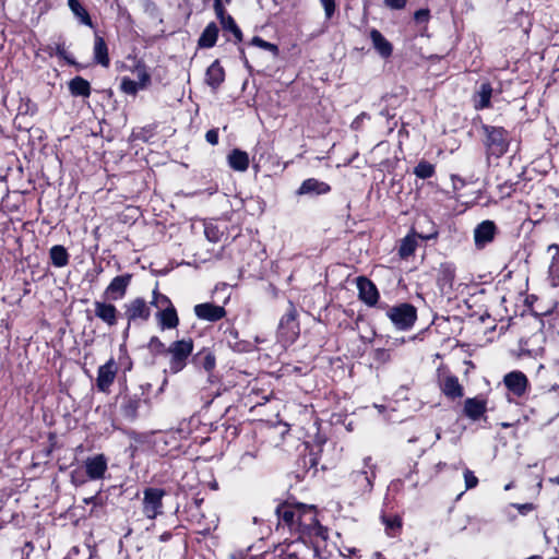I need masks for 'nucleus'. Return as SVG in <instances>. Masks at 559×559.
Listing matches in <instances>:
<instances>
[{
	"label": "nucleus",
	"instance_id": "obj_1",
	"mask_svg": "<svg viewBox=\"0 0 559 559\" xmlns=\"http://www.w3.org/2000/svg\"><path fill=\"white\" fill-rule=\"evenodd\" d=\"M376 474V465L372 463V459L370 456L365 457L362 461V466L349 474L353 495L356 497H362L367 493H370L373 488Z\"/></svg>",
	"mask_w": 559,
	"mask_h": 559
},
{
	"label": "nucleus",
	"instance_id": "obj_2",
	"mask_svg": "<svg viewBox=\"0 0 559 559\" xmlns=\"http://www.w3.org/2000/svg\"><path fill=\"white\" fill-rule=\"evenodd\" d=\"M193 350L191 338L173 342L165 353L170 356L169 371L171 373L180 372L187 365V360Z\"/></svg>",
	"mask_w": 559,
	"mask_h": 559
},
{
	"label": "nucleus",
	"instance_id": "obj_3",
	"mask_svg": "<svg viewBox=\"0 0 559 559\" xmlns=\"http://www.w3.org/2000/svg\"><path fill=\"white\" fill-rule=\"evenodd\" d=\"M386 316L397 330L404 331L414 325L417 312L414 306L409 304H401L389 308Z\"/></svg>",
	"mask_w": 559,
	"mask_h": 559
},
{
	"label": "nucleus",
	"instance_id": "obj_4",
	"mask_svg": "<svg viewBox=\"0 0 559 559\" xmlns=\"http://www.w3.org/2000/svg\"><path fill=\"white\" fill-rule=\"evenodd\" d=\"M299 533L310 537L326 539L328 531L317 519V510L313 506H306L299 524Z\"/></svg>",
	"mask_w": 559,
	"mask_h": 559
},
{
	"label": "nucleus",
	"instance_id": "obj_5",
	"mask_svg": "<svg viewBox=\"0 0 559 559\" xmlns=\"http://www.w3.org/2000/svg\"><path fill=\"white\" fill-rule=\"evenodd\" d=\"M486 134V146L491 155H503L509 146L507 131L501 127H483Z\"/></svg>",
	"mask_w": 559,
	"mask_h": 559
},
{
	"label": "nucleus",
	"instance_id": "obj_6",
	"mask_svg": "<svg viewBox=\"0 0 559 559\" xmlns=\"http://www.w3.org/2000/svg\"><path fill=\"white\" fill-rule=\"evenodd\" d=\"M166 492L164 489L148 487L143 491V513L150 519L154 520L163 513V498Z\"/></svg>",
	"mask_w": 559,
	"mask_h": 559
},
{
	"label": "nucleus",
	"instance_id": "obj_7",
	"mask_svg": "<svg viewBox=\"0 0 559 559\" xmlns=\"http://www.w3.org/2000/svg\"><path fill=\"white\" fill-rule=\"evenodd\" d=\"M299 335V324L297 322V311L290 305L288 311L281 318L278 324V336L285 343H293Z\"/></svg>",
	"mask_w": 559,
	"mask_h": 559
},
{
	"label": "nucleus",
	"instance_id": "obj_8",
	"mask_svg": "<svg viewBox=\"0 0 559 559\" xmlns=\"http://www.w3.org/2000/svg\"><path fill=\"white\" fill-rule=\"evenodd\" d=\"M118 373V364L114 358L98 367L96 386L98 391L108 393Z\"/></svg>",
	"mask_w": 559,
	"mask_h": 559
},
{
	"label": "nucleus",
	"instance_id": "obj_9",
	"mask_svg": "<svg viewBox=\"0 0 559 559\" xmlns=\"http://www.w3.org/2000/svg\"><path fill=\"white\" fill-rule=\"evenodd\" d=\"M84 469L88 480L104 479L108 469V459L102 453L88 456L84 461Z\"/></svg>",
	"mask_w": 559,
	"mask_h": 559
},
{
	"label": "nucleus",
	"instance_id": "obj_10",
	"mask_svg": "<svg viewBox=\"0 0 559 559\" xmlns=\"http://www.w3.org/2000/svg\"><path fill=\"white\" fill-rule=\"evenodd\" d=\"M124 317L129 322H144L151 317V308L143 298H135L124 305Z\"/></svg>",
	"mask_w": 559,
	"mask_h": 559
},
{
	"label": "nucleus",
	"instance_id": "obj_11",
	"mask_svg": "<svg viewBox=\"0 0 559 559\" xmlns=\"http://www.w3.org/2000/svg\"><path fill=\"white\" fill-rule=\"evenodd\" d=\"M497 234V226L492 221H484L474 229V241L477 249H484L492 242Z\"/></svg>",
	"mask_w": 559,
	"mask_h": 559
},
{
	"label": "nucleus",
	"instance_id": "obj_12",
	"mask_svg": "<svg viewBox=\"0 0 559 559\" xmlns=\"http://www.w3.org/2000/svg\"><path fill=\"white\" fill-rule=\"evenodd\" d=\"M313 550L310 549L302 540H295L281 549V552L273 559H308Z\"/></svg>",
	"mask_w": 559,
	"mask_h": 559
},
{
	"label": "nucleus",
	"instance_id": "obj_13",
	"mask_svg": "<svg viewBox=\"0 0 559 559\" xmlns=\"http://www.w3.org/2000/svg\"><path fill=\"white\" fill-rule=\"evenodd\" d=\"M131 278V274H123L112 278L105 290L106 298L114 301L122 299L130 285Z\"/></svg>",
	"mask_w": 559,
	"mask_h": 559
},
{
	"label": "nucleus",
	"instance_id": "obj_14",
	"mask_svg": "<svg viewBox=\"0 0 559 559\" xmlns=\"http://www.w3.org/2000/svg\"><path fill=\"white\" fill-rule=\"evenodd\" d=\"M503 383L507 389L518 397H521L526 392L528 386L527 377L521 371H511L503 378Z\"/></svg>",
	"mask_w": 559,
	"mask_h": 559
},
{
	"label": "nucleus",
	"instance_id": "obj_15",
	"mask_svg": "<svg viewBox=\"0 0 559 559\" xmlns=\"http://www.w3.org/2000/svg\"><path fill=\"white\" fill-rule=\"evenodd\" d=\"M194 314L200 320L215 322L226 316V310L222 306H216L211 302L199 304L194 306Z\"/></svg>",
	"mask_w": 559,
	"mask_h": 559
},
{
	"label": "nucleus",
	"instance_id": "obj_16",
	"mask_svg": "<svg viewBox=\"0 0 559 559\" xmlns=\"http://www.w3.org/2000/svg\"><path fill=\"white\" fill-rule=\"evenodd\" d=\"M357 287L359 298L368 306H374L379 299V292L376 285L366 277H358Z\"/></svg>",
	"mask_w": 559,
	"mask_h": 559
},
{
	"label": "nucleus",
	"instance_id": "obj_17",
	"mask_svg": "<svg viewBox=\"0 0 559 559\" xmlns=\"http://www.w3.org/2000/svg\"><path fill=\"white\" fill-rule=\"evenodd\" d=\"M331 187L324 182L320 181L316 178H309L302 181L300 187L297 190V194L299 195H320L330 192Z\"/></svg>",
	"mask_w": 559,
	"mask_h": 559
},
{
	"label": "nucleus",
	"instance_id": "obj_18",
	"mask_svg": "<svg viewBox=\"0 0 559 559\" xmlns=\"http://www.w3.org/2000/svg\"><path fill=\"white\" fill-rule=\"evenodd\" d=\"M95 316L109 326L117 324L118 310L112 304L104 301L94 302Z\"/></svg>",
	"mask_w": 559,
	"mask_h": 559
},
{
	"label": "nucleus",
	"instance_id": "obj_19",
	"mask_svg": "<svg viewBox=\"0 0 559 559\" xmlns=\"http://www.w3.org/2000/svg\"><path fill=\"white\" fill-rule=\"evenodd\" d=\"M227 163L235 171L243 173L249 168L250 159L247 152L234 148L227 156Z\"/></svg>",
	"mask_w": 559,
	"mask_h": 559
},
{
	"label": "nucleus",
	"instance_id": "obj_20",
	"mask_svg": "<svg viewBox=\"0 0 559 559\" xmlns=\"http://www.w3.org/2000/svg\"><path fill=\"white\" fill-rule=\"evenodd\" d=\"M225 80V71L223 67L219 64L218 60H215L206 70L205 73V82L213 90H217L218 86Z\"/></svg>",
	"mask_w": 559,
	"mask_h": 559
},
{
	"label": "nucleus",
	"instance_id": "obj_21",
	"mask_svg": "<svg viewBox=\"0 0 559 559\" xmlns=\"http://www.w3.org/2000/svg\"><path fill=\"white\" fill-rule=\"evenodd\" d=\"M156 318L162 330L175 329L179 324V318L175 307L157 311Z\"/></svg>",
	"mask_w": 559,
	"mask_h": 559
},
{
	"label": "nucleus",
	"instance_id": "obj_22",
	"mask_svg": "<svg viewBox=\"0 0 559 559\" xmlns=\"http://www.w3.org/2000/svg\"><path fill=\"white\" fill-rule=\"evenodd\" d=\"M486 409V402L481 399L473 397L465 400L464 413L473 420L479 419L485 414Z\"/></svg>",
	"mask_w": 559,
	"mask_h": 559
},
{
	"label": "nucleus",
	"instance_id": "obj_23",
	"mask_svg": "<svg viewBox=\"0 0 559 559\" xmlns=\"http://www.w3.org/2000/svg\"><path fill=\"white\" fill-rule=\"evenodd\" d=\"M441 391L450 399H459L463 396V386L460 384L457 377L447 376L441 383Z\"/></svg>",
	"mask_w": 559,
	"mask_h": 559
},
{
	"label": "nucleus",
	"instance_id": "obj_24",
	"mask_svg": "<svg viewBox=\"0 0 559 559\" xmlns=\"http://www.w3.org/2000/svg\"><path fill=\"white\" fill-rule=\"evenodd\" d=\"M547 251L551 254V262L548 267L549 280L552 286H557L559 282V245L548 246Z\"/></svg>",
	"mask_w": 559,
	"mask_h": 559
},
{
	"label": "nucleus",
	"instance_id": "obj_25",
	"mask_svg": "<svg viewBox=\"0 0 559 559\" xmlns=\"http://www.w3.org/2000/svg\"><path fill=\"white\" fill-rule=\"evenodd\" d=\"M193 362L206 372H212L216 366V358L210 349L203 348L194 355Z\"/></svg>",
	"mask_w": 559,
	"mask_h": 559
},
{
	"label": "nucleus",
	"instance_id": "obj_26",
	"mask_svg": "<svg viewBox=\"0 0 559 559\" xmlns=\"http://www.w3.org/2000/svg\"><path fill=\"white\" fill-rule=\"evenodd\" d=\"M370 38L374 49L383 58H388L392 55V45L384 38V36L378 31L372 29L370 32Z\"/></svg>",
	"mask_w": 559,
	"mask_h": 559
},
{
	"label": "nucleus",
	"instance_id": "obj_27",
	"mask_svg": "<svg viewBox=\"0 0 559 559\" xmlns=\"http://www.w3.org/2000/svg\"><path fill=\"white\" fill-rule=\"evenodd\" d=\"M94 60L105 68H108L110 63L107 45L104 38L98 35L95 36L94 41Z\"/></svg>",
	"mask_w": 559,
	"mask_h": 559
},
{
	"label": "nucleus",
	"instance_id": "obj_28",
	"mask_svg": "<svg viewBox=\"0 0 559 559\" xmlns=\"http://www.w3.org/2000/svg\"><path fill=\"white\" fill-rule=\"evenodd\" d=\"M298 506L297 504H281L276 509V513L281 523L287 525L290 530L292 524L294 523V515H298Z\"/></svg>",
	"mask_w": 559,
	"mask_h": 559
},
{
	"label": "nucleus",
	"instance_id": "obj_29",
	"mask_svg": "<svg viewBox=\"0 0 559 559\" xmlns=\"http://www.w3.org/2000/svg\"><path fill=\"white\" fill-rule=\"evenodd\" d=\"M492 95V87L490 83H483L475 94L474 103L476 109H484L490 106V98Z\"/></svg>",
	"mask_w": 559,
	"mask_h": 559
},
{
	"label": "nucleus",
	"instance_id": "obj_30",
	"mask_svg": "<svg viewBox=\"0 0 559 559\" xmlns=\"http://www.w3.org/2000/svg\"><path fill=\"white\" fill-rule=\"evenodd\" d=\"M69 91L73 96L88 97L91 95V85L82 76H75L69 82Z\"/></svg>",
	"mask_w": 559,
	"mask_h": 559
},
{
	"label": "nucleus",
	"instance_id": "obj_31",
	"mask_svg": "<svg viewBox=\"0 0 559 559\" xmlns=\"http://www.w3.org/2000/svg\"><path fill=\"white\" fill-rule=\"evenodd\" d=\"M218 36V27L215 23H210L199 38V46L202 48H211L215 45Z\"/></svg>",
	"mask_w": 559,
	"mask_h": 559
},
{
	"label": "nucleus",
	"instance_id": "obj_32",
	"mask_svg": "<svg viewBox=\"0 0 559 559\" xmlns=\"http://www.w3.org/2000/svg\"><path fill=\"white\" fill-rule=\"evenodd\" d=\"M49 255L56 267H63L69 263V254L63 246L56 245L50 248Z\"/></svg>",
	"mask_w": 559,
	"mask_h": 559
},
{
	"label": "nucleus",
	"instance_id": "obj_33",
	"mask_svg": "<svg viewBox=\"0 0 559 559\" xmlns=\"http://www.w3.org/2000/svg\"><path fill=\"white\" fill-rule=\"evenodd\" d=\"M238 331L235 328H228L224 331V340L228 346L235 352H245L248 347L246 342L238 340Z\"/></svg>",
	"mask_w": 559,
	"mask_h": 559
},
{
	"label": "nucleus",
	"instance_id": "obj_34",
	"mask_svg": "<svg viewBox=\"0 0 559 559\" xmlns=\"http://www.w3.org/2000/svg\"><path fill=\"white\" fill-rule=\"evenodd\" d=\"M69 8L71 9L72 13L80 20V22L87 26H93V22L91 20V16L88 12L85 10V8L80 3L79 0H68Z\"/></svg>",
	"mask_w": 559,
	"mask_h": 559
},
{
	"label": "nucleus",
	"instance_id": "obj_35",
	"mask_svg": "<svg viewBox=\"0 0 559 559\" xmlns=\"http://www.w3.org/2000/svg\"><path fill=\"white\" fill-rule=\"evenodd\" d=\"M382 523L389 536H396L402 528V519L399 515H382Z\"/></svg>",
	"mask_w": 559,
	"mask_h": 559
},
{
	"label": "nucleus",
	"instance_id": "obj_36",
	"mask_svg": "<svg viewBox=\"0 0 559 559\" xmlns=\"http://www.w3.org/2000/svg\"><path fill=\"white\" fill-rule=\"evenodd\" d=\"M132 73L135 75V81L139 82L140 86H144L145 88L150 86L151 74L143 62L138 61L134 68L132 69Z\"/></svg>",
	"mask_w": 559,
	"mask_h": 559
},
{
	"label": "nucleus",
	"instance_id": "obj_37",
	"mask_svg": "<svg viewBox=\"0 0 559 559\" xmlns=\"http://www.w3.org/2000/svg\"><path fill=\"white\" fill-rule=\"evenodd\" d=\"M436 173L435 166L426 160H420L414 168V174L420 179L431 178Z\"/></svg>",
	"mask_w": 559,
	"mask_h": 559
},
{
	"label": "nucleus",
	"instance_id": "obj_38",
	"mask_svg": "<svg viewBox=\"0 0 559 559\" xmlns=\"http://www.w3.org/2000/svg\"><path fill=\"white\" fill-rule=\"evenodd\" d=\"M120 88L128 95H135L139 91L146 90L144 86H140L139 82L127 76L121 79Z\"/></svg>",
	"mask_w": 559,
	"mask_h": 559
},
{
	"label": "nucleus",
	"instance_id": "obj_39",
	"mask_svg": "<svg viewBox=\"0 0 559 559\" xmlns=\"http://www.w3.org/2000/svg\"><path fill=\"white\" fill-rule=\"evenodd\" d=\"M151 305L156 307L158 311L174 307L171 300L166 295L160 294L157 289H154L153 292V300L151 301Z\"/></svg>",
	"mask_w": 559,
	"mask_h": 559
},
{
	"label": "nucleus",
	"instance_id": "obj_40",
	"mask_svg": "<svg viewBox=\"0 0 559 559\" xmlns=\"http://www.w3.org/2000/svg\"><path fill=\"white\" fill-rule=\"evenodd\" d=\"M140 404L141 400L139 397H130L122 407L124 416L134 419L138 415Z\"/></svg>",
	"mask_w": 559,
	"mask_h": 559
},
{
	"label": "nucleus",
	"instance_id": "obj_41",
	"mask_svg": "<svg viewBox=\"0 0 559 559\" xmlns=\"http://www.w3.org/2000/svg\"><path fill=\"white\" fill-rule=\"evenodd\" d=\"M416 240L409 236L405 237L403 240H402V243L400 246V249H399V253L402 258H406V257H409L411 254L414 253L415 249H416Z\"/></svg>",
	"mask_w": 559,
	"mask_h": 559
},
{
	"label": "nucleus",
	"instance_id": "obj_42",
	"mask_svg": "<svg viewBox=\"0 0 559 559\" xmlns=\"http://www.w3.org/2000/svg\"><path fill=\"white\" fill-rule=\"evenodd\" d=\"M221 24L225 31H229L234 34L237 41L242 40V33L231 16L226 17L223 22H221Z\"/></svg>",
	"mask_w": 559,
	"mask_h": 559
},
{
	"label": "nucleus",
	"instance_id": "obj_43",
	"mask_svg": "<svg viewBox=\"0 0 559 559\" xmlns=\"http://www.w3.org/2000/svg\"><path fill=\"white\" fill-rule=\"evenodd\" d=\"M251 45L253 46H257L259 48H262L264 50H267V51H271L273 52L274 55H276L278 52V48L276 45L272 44V43H269L264 39H262L261 37L259 36H254L252 39H251Z\"/></svg>",
	"mask_w": 559,
	"mask_h": 559
},
{
	"label": "nucleus",
	"instance_id": "obj_44",
	"mask_svg": "<svg viewBox=\"0 0 559 559\" xmlns=\"http://www.w3.org/2000/svg\"><path fill=\"white\" fill-rule=\"evenodd\" d=\"M87 477L81 469H74L71 472V483L75 486H81L87 481Z\"/></svg>",
	"mask_w": 559,
	"mask_h": 559
},
{
	"label": "nucleus",
	"instance_id": "obj_45",
	"mask_svg": "<svg viewBox=\"0 0 559 559\" xmlns=\"http://www.w3.org/2000/svg\"><path fill=\"white\" fill-rule=\"evenodd\" d=\"M325 13V17L329 20L333 16L336 5L335 0H320Z\"/></svg>",
	"mask_w": 559,
	"mask_h": 559
},
{
	"label": "nucleus",
	"instance_id": "obj_46",
	"mask_svg": "<svg viewBox=\"0 0 559 559\" xmlns=\"http://www.w3.org/2000/svg\"><path fill=\"white\" fill-rule=\"evenodd\" d=\"M464 480H465L466 489H472V488L476 487L477 484H478L477 477L469 469H465V472H464Z\"/></svg>",
	"mask_w": 559,
	"mask_h": 559
},
{
	"label": "nucleus",
	"instance_id": "obj_47",
	"mask_svg": "<svg viewBox=\"0 0 559 559\" xmlns=\"http://www.w3.org/2000/svg\"><path fill=\"white\" fill-rule=\"evenodd\" d=\"M374 360L381 364H385L391 360L390 352L384 348H378L374 352Z\"/></svg>",
	"mask_w": 559,
	"mask_h": 559
},
{
	"label": "nucleus",
	"instance_id": "obj_48",
	"mask_svg": "<svg viewBox=\"0 0 559 559\" xmlns=\"http://www.w3.org/2000/svg\"><path fill=\"white\" fill-rule=\"evenodd\" d=\"M214 9L219 22H223L226 17L229 16L228 14H226V11L222 4V0H214Z\"/></svg>",
	"mask_w": 559,
	"mask_h": 559
},
{
	"label": "nucleus",
	"instance_id": "obj_49",
	"mask_svg": "<svg viewBox=\"0 0 559 559\" xmlns=\"http://www.w3.org/2000/svg\"><path fill=\"white\" fill-rule=\"evenodd\" d=\"M298 506V512L299 513L298 515H294V523L292 524V527H290V531H294V532H297L299 533V524H300V521H301V515L304 513V510H305V504H297Z\"/></svg>",
	"mask_w": 559,
	"mask_h": 559
},
{
	"label": "nucleus",
	"instance_id": "obj_50",
	"mask_svg": "<svg viewBox=\"0 0 559 559\" xmlns=\"http://www.w3.org/2000/svg\"><path fill=\"white\" fill-rule=\"evenodd\" d=\"M150 347L155 352H163L165 353V345L164 343L156 336L152 337L150 341Z\"/></svg>",
	"mask_w": 559,
	"mask_h": 559
},
{
	"label": "nucleus",
	"instance_id": "obj_51",
	"mask_svg": "<svg viewBox=\"0 0 559 559\" xmlns=\"http://www.w3.org/2000/svg\"><path fill=\"white\" fill-rule=\"evenodd\" d=\"M407 0H384L386 7L393 10H401L405 7Z\"/></svg>",
	"mask_w": 559,
	"mask_h": 559
},
{
	"label": "nucleus",
	"instance_id": "obj_52",
	"mask_svg": "<svg viewBox=\"0 0 559 559\" xmlns=\"http://www.w3.org/2000/svg\"><path fill=\"white\" fill-rule=\"evenodd\" d=\"M414 19L418 23L427 22L429 19V10L427 9H420L415 12Z\"/></svg>",
	"mask_w": 559,
	"mask_h": 559
},
{
	"label": "nucleus",
	"instance_id": "obj_53",
	"mask_svg": "<svg viewBox=\"0 0 559 559\" xmlns=\"http://www.w3.org/2000/svg\"><path fill=\"white\" fill-rule=\"evenodd\" d=\"M204 233H205L206 238L210 241H212V242L218 241V231L216 230V228L211 227V226H205Z\"/></svg>",
	"mask_w": 559,
	"mask_h": 559
},
{
	"label": "nucleus",
	"instance_id": "obj_54",
	"mask_svg": "<svg viewBox=\"0 0 559 559\" xmlns=\"http://www.w3.org/2000/svg\"><path fill=\"white\" fill-rule=\"evenodd\" d=\"M206 141L212 144L216 145L218 143V132L216 129H211L205 134Z\"/></svg>",
	"mask_w": 559,
	"mask_h": 559
},
{
	"label": "nucleus",
	"instance_id": "obj_55",
	"mask_svg": "<svg viewBox=\"0 0 559 559\" xmlns=\"http://www.w3.org/2000/svg\"><path fill=\"white\" fill-rule=\"evenodd\" d=\"M515 507L522 514H526L527 512L534 509V506L532 503L516 504Z\"/></svg>",
	"mask_w": 559,
	"mask_h": 559
},
{
	"label": "nucleus",
	"instance_id": "obj_56",
	"mask_svg": "<svg viewBox=\"0 0 559 559\" xmlns=\"http://www.w3.org/2000/svg\"><path fill=\"white\" fill-rule=\"evenodd\" d=\"M56 51H57V55L59 57H62V58L67 59V57H66V49H64L63 45H58L57 48H56Z\"/></svg>",
	"mask_w": 559,
	"mask_h": 559
},
{
	"label": "nucleus",
	"instance_id": "obj_57",
	"mask_svg": "<svg viewBox=\"0 0 559 559\" xmlns=\"http://www.w3.org/2000/svg\"><path fill=\"white\" fill-rule=\"evenodd\" d=\"M357 552V549L356 548H345V551H342L341 554L346 557L347 555L348 556H355Z\"/></svg>",
	"mask_w": 559,
	"mask_h": 559
},
{
	"label": "nucleus",
	"instance_id": "obj_58",
	"mask_svg": "<svg viewBox=\"0 0 559 559\" xmlns=\"http://www.w3.org/2000/svg\"><path fill=\"white\" fill-rule=\"evenodd\" d=\"M524 355H526V356H531V355H532V352H531L530 349H525V348L523 347V345L521 344V348H520V356H524Z\"/></svg>",
	"mask_w": 559,
	"mask_h": 559
},
{
	"label": "nucleus",
	"instance_id": "obj_59",
	"mask_svg": "<svg viewBox=\"0 0 559 559\" xmlns=\"http://www.w3.org/2000/svg\"><path fill=\"white\" fill-rule=\"evenodd\" d=\"M95 500H96V496L85 498L83 501H84V503L90 504V503H95Z\"/></svg>",
	"mask_w": 559,
	"mask_h": 559
},
{
	"label": "nucleus",
	"instance_id": "obj_60",
	"mask_svg": "<svg viewBox=\"0 0 559 559\" xmlns=\"http://www.w3.org/2000/svg\"><path fill=\"white\" fill-rule=\"evenodd\" d=\"M552 484L559 485V475L549 479Z\"/></svg>",
	"mask_w": 559,
	"mask_h": 559
},
{
	"label": "nucleus",
	"instance_id": "obj_61",
	"mask_svg": "<svg viewBox=\"0 0 559 559\" xmlns=\"http://www.w3.org/2000/svg\"><path fill=\"white\" fill-rule=\"evenodd\" d=\"M169 536H170L169 534H164V535L160 536V539L162 540H167L169 538Z\"/></svg>",
	"mask_w": 559,
	"mask_h": 559
},
{
	"label": "nucleus",
	"instance_id": "obj_62",
	"mask_svg": "<svg viewBox=\"0 0 559 559\" xmlns=\"http://www.w3.org/2000/svg\"><path fill=\"white\" fill-rule=\"evenodd\" d=\"M512 486H513V485H512V483H510V484L506 485L504 490H509V489H511V488H512Z\"/></svg>",
	"mask_w": 559,
	"mask_h": 559
},
{
	"label": "nucleus",
	"instance_id": "obj_63",
	"mask_svg": "<svg viewBox=\"0 0 559 559\" xmlns=\"http://www.w3.org/2000/svg\"><path fill=\"white\" fill-rule=\"evenodd\" d=\"M436 438L440 439V432H437Z\"/></svg>",
	"mask_w": 559,
	"mask_h": 559
},
{
	"label": "nucleus",
	"instance_id": "obj_64",
	"mask_svg": "<svg viewBox=\"0 0 559 559\" xmlns=\"http://www.w3.org/2000/svg\"><path fill=\"white\" fill-rule=\"evenodd\" d=\"M227 2H229V0H226Z\"/></svg>",
	"mask_w": 559,
	"mask_h": 559
}]
</instances>
